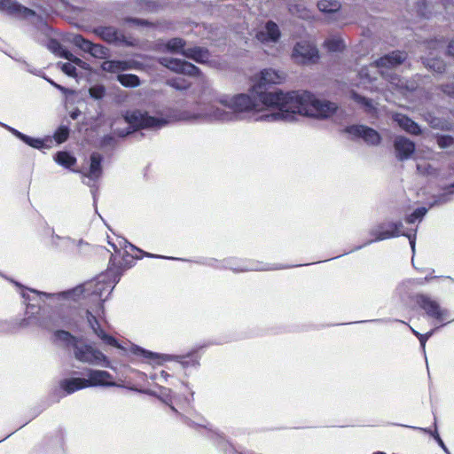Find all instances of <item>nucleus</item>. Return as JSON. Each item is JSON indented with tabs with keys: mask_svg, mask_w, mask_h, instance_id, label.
I'll return each mask as SVG.
<instances>
[{
	"mask_svg": "<svg viewBox=\"0 0 454 454\" xmlns=\"http://www.w3.org/2000/svg\"><path fill=\"white\" fill-rule=\"evenodd\" d=\"M317 7L323 12H333L338 11L340 4L335 0H320L317 3Z\"/></svg>",
	"mask_w": 454,
	"mask_h": 454,
	"instance_id": "nucleus-26",
	"label": "nucleus"
},
{
	"mask_svg": "<svg viewBox=\"0 0 454 454\" xmlns=\"http://www.w3.org/2000/svg\"><path fill=\"white\" fill-rule=\"evenodd\" d=\"M434 332V330H431L430 332L425 333V335L427 336V338L429 339L433 335Z\"/></svg>",
	"mask_w": 454,
	"mask_h": 454,
	"instance_id": "nucleus-53",
	"label": "nucleus"
},
{
	"mask_svg": "<svg viewBox=\"0 0 454 454\" xmlns=\"http://www.w3.org/2000/svg\"><path fill=\"white\" fill-rule=\"evenodd\" d=\"M279 37V28L273 21H268L265 26L256 33V38L262 43H276Z\"/></svg>",
	"mask_w": 454,
	"mask_h": 454,
	"instance_id": "nucleus-15",
	"label": "nucleus"
},
{
	"mask_svg": "<svg viewBox=\"0 0 454 454\" xmlns=\"http://www.w3.org/2000/svg\"><path fill=\"white\" fill-rule=\"evenodd\" d=\"M427 211V210L426 207H420L416 209L411 215H410L406 218V222L409 223H413L416 220L422 219V217L426 215Z\"/></svg>",
	"mask_w": 454,
	"mask_h": 454,
	"instance_id": "nucleus-35",
	"label": "nucleus"
},
{
	"mask_svg": "<svg viewBox=\"0 0 454 454\" xmlns=\"http://www.w3.org/2000/svg\"><path fill=\"white\" fill-rule=\"evenodd\" d=\"M345 132L354 138H362L364 143L370 145H378L381 137L373 129L364 125H352L345 129Z\"/></svg>",
	"mask_w": 454,
	"mask_h": 454,
	"instance_id": "nucleus-9",
	"label": "nucleus"
},
{
	"mask_svg": "<svg viewBox=\"0 0 454 454\" xmlns=\"http://www.w3.org/2000/svg\"><path fill=\"white\" fill-rule=\"evenodd\" d=\"M351 97L356 103L363 106L365 111L370 113L374 110V106L370 99H367L356 92H352Z\"/></svg>",
	"mask_w": 454,
	"mask_h": 454,
	"instance_id": "nucleus-31",
	"label": "nucleus"
},
{
	"mask_svg": "<svg viewBox=\"0 0 454 454\" xmlns=\"http://www.w3.org/2000/svg\"><path fill=\"white\" fill-rule=\"evenodd\" d=\"M117 79L125 87H137L140 84L139 78L136 74H119Z\"/></svg>",
	"mask_w": 454,
	"mask_h": 454,
	"instance_id": "nucleus-27",
	"label": "nucleus"
},
{
	"mask_svg": "<svg viewBox=\"0 0 454 454\" xmlns=\"http://www.w3.org/2000/svg\"><path fill=\"white\" fill-rule=\"evenodd\" d=\"M437 442L439 445L443 449V450L447 453H449L448 449L446 448L445 444L443 443L442 440L439 435H437Z\"/></svg>",
	"mask_w": 454,
	"mask_h": 454,
	"instance_id": "nucleus-48",
	"label": "nucleus"
},
{
	"mask_svg": "<svg viewBox=\"0 0 454 454\" xmlns=\"http://www.w3.org/2000/svg\"><path fill=\"white\" fill-rule=\"evenodd\" d=\"M55 160L66 168H69L76 161L75 158L67 152H59L55 156Z\"/></svg>",
	"mask_w": 454,
	"mask_h": 454,
	"instance_id": "nucleus-28",
	"label": "nucleus"
},
{
	"mask_svg": "<svg viewBox=\"0 0 454 454\" xmlns=\"http://www.w3.org/2000/svg\"><path fill=\"white\" fill-rule=\"evenodd\" d=\"M437 144L441 148H448L454 145V138L450 136H440L437 137Z\"/></svg>",
	"mask_w": 454,
	"mask_h": 454,
	"instance_id": "nucleus-38",
	"label": "nucleus"
},
{
	"mask_svg": "<svg viewBox=\"0 0 454 454\" xmlns=\"http://www.w3.org/2000/svg\"><path fill=\"white\" fill-rule=\"evenodd\" d=\"M58 65L60 67L61 70L66 74H67L68 76H71V77H76L77 76L76 68L72 64H70V63H59Z\"/></svg>",
	"mask_w": 454,
	"mask_h": 454,
	"instance_id": "nucleus-37",
	"label": "nucleus"
},
{
	"mask_svg": "<svg viewBox=\"0 0 454 454\" xmlns=\"http://www.w3.org/2000/svg\"><path fill=\"white\" fill-rule=\"evenodd\" d=\"M451 188H453V189H454V184L451 185Z\"/></svg>",
	"mask_w": 454,
	"mask_h": 454,
	"instance_id": "nucleus-61",
	"label": "nucleus"
},
{
	"mask_svg": "<svg viewBox=\"0 0 454 454\" xmlns=\"http://www.w3.org/2000/svg\"><path fill=\"white\" fill-rule=\"evenodd\" d=\"M394 121L395 122H397V124L402 129H403L405 131H407L411 134L418 135L420 133V129H419V125L403 114H395Z\"/></svg>",
	"mask_w": 454,
	"mask_h": 454,
	"instance_id": "nucleus-22",
	"label": "nucleus"
},
{
	"mask_svg": "<svg viewBox=\"0 0 454 454\" xmlns=\"http://www.w3.org/2000/svg\"><path fill=\"white\" fill-rule=\"evenodd\" d=\"M411 332L413 333L414 335H416L418 338H419V335H421V333H419V332H417L416 330H414L411 326H410Z\"/></svg>",
	"mask_w": 454,
	"mask_h": 454,
	"instance_id": "nucleus-50",
	"label": "nucleus"
},
{
	"mask_svg": "<svg viewBox=\"0 0 454 454\" xmlns=\"http://www.w3.org/2000/svg\"><path fill=\"white\" fill-rule=\"evenodd\" d=\"M417 429L421 430V431H425V432L427 431L426 429H424L422 427H417Z\"/></svg>",
	"mask_w": 454,
	"mask_h": 454,
	"instance_id": "nucleus-58",
	"label": "nucleus"
},
{
	"mask_svg": "<svg viewBox=\"0 0 454 454\" xmlns=\"http://www.w3.org/2000/svg\"><path fill=\"white\" fill-rule=\"evenodd\" d=\"M417 169L420 174L431 175L434 172L433 168L429 164H418Z\"/></svg>",
	"mask_w": 454,
	"mask_h": 454,
	"instance_id": "nucleus-42",
	"label": "nucleus"
},
{
	"mask_svg": "<svg viewBox=\"0 0 454 454\" xmlns=\"http://www.w3.org/2000/svg\"><path fill=\"white\" fill-rule=\"evenodd\" d=\"M264 270L263 268H259V267H256V268H251V270ZM241 271H244V270H250V269H242L240 270Z\"/></svg>",
	"mask_w": 454,
	"mask_h": 454,
	"instance_id": "nucleus-52",
	"label": "nucleus"
},
{
	"mask_svg": "<svg viewBox=\"0 0 454 454\" xmlns=\"http://www.w3.org/2000/svg\"><path fill=\"white\" fill-rule=\"evenodd\" d=\"M325 46L329 51L338 52L345 48L343 40L338 35H332L325 41Z\"/></svg>",
	"mask_w": 454,
	"mask_h": 454,
	"instance_id": "nucleus-25",
	"label": "nucleus"
},
{
	"mask_svg": "<svg viewBox=\"0 0 454 454\" xmlns=\"http://www.w3.org/2000/svg\"><path fill=\"white\" fill-rule=\"evenodd\" d=\"M219 103L233 112L234 119L238 114L248 113L255 121H293L298 115L324 120L340 112L336 103L317 98L309 91H250V95L221 96Z\"/></svg>",
	"mask_w": 454,
	"mask_h": 454,
	"instance_id": "nucleus-1",
	"label": "nucleus"
},
{
	"mask_svg": "<svg viewBox=\"0 0 454 454\" xmlns=\"http://www.w3.org/2000/svg\"><path fill=\"white\" fill-rule=\"evenodd\" d=\"M47 81H48L51 85H53V86H54V84H57L55 82H53V81H51V80H50V79H47Z\"/></svg>",
	"mask_w": 454,
	"mask_h": 454,
	"instance_id": "nucleus-55",
	"label": "nucleus"
},
{
	"mask_svg": "<svg viewBox=\"0 0 454 454\" xmlns=\"http://www.w3.org/2000/svg\"><path fill=\"white\" fill-rule=\"evenodd\" d=\"M63 241L65 243H70L71 242V240L69 239H63Z\"/></svg>",
	"mask_w": 454,
	"mask_h": 454,
	"instance_id": "nucleus-56",
	"label": "nucleus"
},
{
	"mask_svg": "<svg viewBox=\"0 0 454 454\" xmlns=\"http://www.w3.org/2000/svg\"><path fill=\"white\" fill-rule=\"evenodd\" d=\"M94 33L104 41L116 45L133 46L134 42L127 39L125 35L114 27H98L94 29Z\"/></svg>",
	"mask_w": 454,
	"mask_h": 454,
	"instance_id": "nucleus-10",
	"label": "nucleus"
},
{
	"mask_svg": "<svg viewBox=\"0 0 454 454\" xmlns=\"http://www.w3.org/2000/svg\"><path fill=\"white\" fill-rule=\"evenodd\" d=\"M54 87L57 88L58 90H59L60 91H63V92H66L67 91V89L62 87L61 85L59 84H54Z\"/></svg>",
	"mask_w": 454,
	"mask_h": 454,
	"instance_id": "nucleus-49",
	"label": "nucleus"
},
{
	"mask_svg": "<svg viewBox=\"0 0 454 454\" xmlns=\"http://www.w3.org/2000/svg\"><path fill=\"white\" fill-rule=\"evenodd\" d=\"M114 289V285L111 282H105V279L98 280L95 283L91 282L87 284L84 286V292L87 295H91L96 298L95 301H98V304L92 308L87 309V321L93 330L94 333L99 337L106 344L121 348L118 341L112 336L106 334L100 328V320H103L104 317V309L102 305V301H104L103 297L106 294H110Z\"/></svg>",
	"mask_w": 454,
	"mask_h": 454,
	"instance_id": "nucleus-3",
	"label": "nucleus"
},
{
	"mask_svg": "<svg viewBox=\"0 0 454 454\" xmlns=\"http://www.w3.org/2000/svg\"><path fill=\"white\" fill-rule=\"evenodd\" d=\"M119 246L120 247H118L115 244H112L115 254H120L123 258L125 255H129L130 251L137 249L132 244L128 243L126 240L120 241Z\"/></svg>",
	"mask_w": 454,
	"mask_h": 454,
	"instance_id": "nucleus-29",
	"label": "nucleus"
},
{
	"mask_svg": "<svg viewBox=\"0 0 454 454\" xmlns=\"http://www.w3.org/2000/svg\"><path fill=\"white\" fill-rule=\"evenodd\" d=\"M442 91L450 97H454V83L443 86Z\"/></svg>",
	"mask_w": 454,
	"mask_h": 454,
	"instance_id": "nucleus-43",
	"label": "nucleus"
},
{
	"mask_svg": "<svg viewBox=\"0 0 454 454\" xmlns=\"http://www.w3.org/2000/svg\"><path fill=\"white\" fill-rule=\"evenodd\" d=\"M424 64L429 69L434 70L437 73H442L444 70V63L439 59H427L424 60Z\"/></svg>",
	"mask_w": 454,
	"mask_h": 454,
	"instance_id": "nucleus-30",
	"label": "nucleus"
},
{
	"mask_svg": "<svg viewBox=\"0 0 454 454\" xmlns=\"http://www.w3.org/2000/svg\"><path fill=\"white\" fill-rule=\"evenodd\" d=\"M437 435H439V434H438L437 431H435V432L433 434V436L434 437V439H435L436 441H437Z\"/></svg>",
	"mask_w": 454,
	"mask_h": 454,
	"instance_id": "nucleus-54",
	"label": "nucleus"
},
{
	"mask_svg": "<svg viewBox=\"0 0 454 454\" xmlns=\"http://www.w3.org/2000/svg\"><path fill=\"white\" fill-rule=\"evenodd\" d=\"M141 353L146 356V357H150V358H153V357H156V356H159L157 354H153L152 352H149V351H145V350H141Z\"/></svg>",
	"mask_w": 454,
	"mask_h": 454,
	"instance_id": "nucleus-47",
	"label": "nucleus"
},
{
	"mask_svg": "<svg viewBox=\"0 0 454 454\" xmlns=\"http://www.w3.org/2000/svg\"><path fill=\"white\" fill-rule=\"evenodd\" d=\"M60 387L67 394H71L76 390H80V389L88 387V382L86 381V379L72 378V379L63 380L60 382Z\"/></svg>",
	"mask_w": 454,
	"mask_h": 454,
	"instance_id": "nucleus-23",
	"label": "nucleus"
},
{
	"mask_svg": "<svg viewBox=\"0 0 454 454\" xmlns=\"http://www.w3.org/2000/svg\"><path fill=\"white\" fill-rule=\"evenodd\" d=\"M185 42L178 37L172 38L167 43L158 44V51L162 52L179 53L183 55V51H185Z\"/></svg>",
	"mask_w": 454,
	"mask_h": 454,
	"instance_id": "nucleus-20",
	"label": "nucleus"
},
{
	"mask_svg": "<svg viewBox=\"0 0 454 454\" xmlns=\"http://www.w3.org/2000/svg\"><path fill=\"white\" fill-rule=\"evenodd\" d=\"M68 135V129L66 127H61L56 131L54 137L58 143H63L67 139Z\"/></svg>",
	"mask_w": 454,
	"mask_h": 454,
	"instance_id": "nucleus-39",
	"label": "nucleus"
},
{
	"mask_svg": "<svg viewBox=\"0 0 454 454\" xmlns=\"http://www.w3.org/2000/svg\"><path fill=\"white\" fill-rule=\"evenodd\" d=\"M430 125L433 128L441 129H449L450 126L448 123L442 122L440 120L436 118H433L429 121Z\"/></svg>",
	"mask_w": 454,
	"mask_h": 454,
	"instance_id": "nucleus-41",
	"label": "nucleus"
},
{
	"mask_svg": "<svg viewBox=\"0 0 454 454\" xmlns=\"http://www.w3.org/2000/svg\"><path fill=\"white\" fill-rule=\"evenodd\" d=\"M448 53L454 57V39L451 40L449 43Z\"/></svg>",
	"mask_w": 454,
	"mask_h": 454,
	"instance_id": "nucleus-45",
	"label": "nucleus"
},
{
	"mask_svg": "<svg viewBox=\"0 0 454 454\" xmlns=\"http://www.w3.org/2000/svg\"><path fill=\"white\" fill-rule=\"evenodd\" d=\"M285 80L286 75L283 72L272 68H265L254 77V83L251 88V92L253 94L267 93L264 91L267 86L280 84Z\"/></svg>",
	"mask_w": 454,
	"mask_h": 454,
	"instance_id": "nucleus-6",
	"label": "nucleus"
},
{
	"mask_svg": "<svg viewBox=\"0 0 454 454\" xmlns=\"http://www.w3.org/2000/svg\"><path fill=\"white\" fill-rule=\"evenodd\" d=\"M71 42L75 46L79 47L83 51L90 53L94 58L104 59L109 56V50L107 48L100 44H95L80 35H74Z\"/></svg>",
	"mask_w": 454,
	"mask_h": 454,
	"instance_id": "nucleus-11",
	"label": "nucleus"
},
{
	"mask_svg": "<svg viewBox=\"0 0 454 454\" xmlns=\"http://www.w3.org/2000/svg\"><path fill=\"white\" fill-rule=\"evenodd\" d=\"M136 61L106 60L101 65L102 70L108 73H118L120 71L136 68Z\"/></svg>",
	"mask_w": 454,
	"mask_h": 454,
	"instance_id": "nucleus-19",
	"label": "nucleus"
},
{
	"mask_svg": "<svg viewBox=\"0 0 454 454\" xmlns=\"http://www.w3.org/2000/svg\"><path fill=\"white\" fill-rule=\"evenodd\" d=\"M402 228L403 223L401 222L382 223L372 230V234L375 236V240L388 239L399 236Z\"/></svg>",
	"mask_w": 454,
	"mask_h": 454,
	"instance_id": "nucleus-13",
	"label": "nucleus"
},
{
	"mask_svg": "<svg viewBox=\"0 0 454 454\" xmlns=\"http://www.w3.org/2000/svg\"><path fill=\"white\" fill-rule=\"evenodd\" d=\"M407 237L409 239L412 251H414L415 250V236L407 235Z\"/></svg>",
	"mask_w": 454,
	"mask_h": 454,
	"instance_id": "nucleus-46",
	"label": "nucleus"
},
{
	"mask_svg": "<svg viewBox=\"0 0 454 454\" xmlns=\"http://www.w3.org/2000/svg\"><path fill=\"white\" fill-rule=\"evenodd\" d=\"M183 56L193 59L198 63H206L209 59L208 51L197 46L186 48L185 51H183Z\"/></svg>",
	"mask_w": 454,
	"mask_h": 454,
	"instance_id": "nucleus-21",
	"label": "nucleus"
},
{
	"mask_svg": "<svg viewBox=\"0 0 454 454\" xmlns=\"http://www.w3.org/2000/svg\"><path fill=\"white\" fill-rule=\"evenodd\" d=\"M375 454H386L385 452H377Z\"/></svg>",
	"mask_w": 454,
	"mask_h": 454,
	"instance_id": "nucleus-60",
	"label": "nucleus"
},
{
	"mask_svg": "<svg viewBox=\"0 0 454 454\" xmlns=\"http://www.w3.org/2000/svg\"><path fill=\"white\" fill-rule=\"evenodd\" d=\"M101 155L98 153H94L90 156V171L88 175H85V177H88L91 180L98 179L101 175Z\"/></svg>",
	"mask_w": 454,
	"mask_h": 454,
	"instance_id": "nucleus-24",
	"label": "nucleus"
},
{
	"mask_svg": "<svg viewBox=\"0 0 454 454\" xmlns=\"http://www.w3.org/2000/svg\"><path fill=\"white\" fill-rule=\"evenodd\" d=\"M417 303L425 310L427 315L438 321H443L448 317L446 309H442L440 304L426 295H419L417 297Z\"/></svg>",
	"mask_w": 454,
	"mask_h": 454,
	"instance_id": "nucleus-12",
	"label": "nucleus"
},
{
	"mask_svg": "<svg viewBox=\"0 0 454 454\" xmlns=\"http://www.w3.org/2000/svg\"><path fill=\"white\" fill-rule=\"evenodd\" d=\"M0 10L17 18H28L35 15L34 11L24 7L12 0H0Z\"/></svg>",
	"mask_w": 454,
	"mask_h": 454,
	"instance_id": "nucleus-14",
	"label": "nucleus"
},
{
	"mask_svg": "<svg viewBox=\"0 0 454 454\" xmlns=\"http://www.w3.org/2000/svg\"><path fill=\"white\" fill-rule=\"evenodd\" d=\"M159 63L177 74H183L189 76L201 75L200 70L196 66L185 60L163 57L159 59Z\"/></svg>",
	"mask_w": 454,
	"mask_h": 454,
	"instance_id": "nucleus-8",
	"label": "nucleus"
},
{
	"mask_svg": "<svg viewBox=\"0 0 454 454\" xmlns=\"http://www.w3.org/2000/svg\"><path fill=\"white\" fill-rule=\"evenodd\" d=\"M55 337L56 340L63 342L73 348L74 356L78 361L89 364H100L101 363H106V365H108L109 362L107 357L101 351L77 340L68 332L58 331L55 333Z\"/></svg>",
	"mask_w": 454,
	"mask_h": 454,
	"instance_id": "nucleus-4",
	"label": "nucleus"
},
{
	"mask_svg": "<svg viewBox=\"0 0 454 454\" xmlns=\"http://www.w3.org/2000/svg\"><path fill=\"white\" fill-rule=\"evenodd\" d=\"M88 387L95 386H114L112 375L106 371L90 370L88 374Z\"/></svg>",
	"mask_w": 454,
	"mask_h": 454,
	"instance_id": "nucleus-17",
	"label": "nucleus"
},
{
	"mask_svg": "<svg viewBox=\"0 0 454 454\" xmlns=\"http://www.w3.org/2000/svg\"><path fill=\"white\" fill-rule=\"evenodd\" d=\"M49 49L53 51L55 54H57L58 56H59V53L62 51H67L66 49H64L61 44L55 41V40H51L50 43H49V45H48Z\"/></svg>",
	"mask_w": 454,
	"mask_h": 454,
	"instance_id": "nucleus-40",
	"label": "nucleus"
},
{
	"mask_svg": "<svg viewBox=\"0 0 454 454\" xmlns=\"http://www.w3.org/2000/svg\"><path fill=\"white\" fill-rule=\"evenodd\" d=\"M419 342H420L423 351H425L426 342L428 340L427 336H426L425 334H421V335H419Z\"/></svg>",
	"mask_w": 454,
	"mask_h": 454,
	"instance_id": "nucleus-44",
	"label": "nucleus"
},
{
	"mask_svg": "<svg viewBox=\"0 0 454 454\" xmlns=\"http://www.w3.org/2000/svg\"><path fill=\"white\" fill-rule=\"evenodd\" d=\"M372 241H376L375 239L371 241H368V244H371V242H372Z\"/></svg>",
	"mask_w": 454,
	"mask_h": 454,
	"instance_id": "nucleus-59",
	"label": "nucleus"
},
{
	"mask_svg": "<svg viewBox=\"0 0 454 454\" xmlns=\"http://www.w3.org/2000/svg\"><path fill=\"white\" fill-rule=\"evenodd\" d=\"M133 22H137V23H144V21H140L138 20H131Z\"/></svg>",
	"mask_w": 454,
	"mask_h": 454,
	"instance_id": "nucleus-57",
	"label": "nucleus"
},
{
	"mask_svg": "<svg viewBox=\"0 0 454 454\" xmlns=\"http://www.w3.org/2000/svg\"><path fill=\"white\" fill-rule=\"evenodd\" d=\"M59 57L64 58V59H67L68 61H70L82 68H87L86 63L84 61H82L81 59L75 57L74 54H72L68 51H62L59 53Z\"/></svg>",
	"mask_w": 454,
	"mask_h": 454,
	"instance_id": "nucleus-32",
	"label": "nucleus"
},
{
	"mask_svg": "<svg viewBox=\"0 0 454 454\" xmlns=\"http://www.w3.org/2000/svg\"><path fill=\"white\" fill-rule=\"evenodd\" d=\"M406 59L407 54L399 51H392L384 55L375 62L372 63L369 67H364L360 69L358 75L361 82L365 84L366 82H371L374 80L375 77L371 74V69L377 68L379 73L390 83L392 88L400 90L402 93L406 90L411 91L415 90L416 84L413 82L403 80L396 74L388 73L389 70H392L403 63Z\"/></svg>",
	"mask_w": 454,
	"mask_h": 454,
	"instance_id": "nucleus-2",
	"label": "nucleus"
},
{
	"mask_svg": "<svg viewBox=\"0 0 454 454\" xmlns=\"http://www.w3.org/2000/svg\"><path fill=\"white\" fill-rule=\"evenodd\" d=\"M129 133H130V131H126V132H124V131H119V132H118V135H119V136H121V137H124V136H127V135H128V134H129Z\"/></svg>",
	"mask_w": 454,
	"mask_h": 454,
	"instance_id": "nucleus-51",
	"label": "nucleus"
},
{
	"mask_svg": "<svg viewBox=\"0 0 454 454\" xmlns=\"http://www.w3.org/2000/svg\"><path fill=\"white\" fill-rule=\"evenodd\" d=\"M168 84L176 90H184L190 87V83L182 78H174L168 81Z\"/></svg>",
	"mask_w": 454,
	"mask_h": 454,
	"instance_id": "nucleus-33",
	"label": "nucleus"
},
{
	"mask_svg": "<svg viewBox=\"0 0 454 454\" xmlns=\"http://www.w3.org/2000/svg\"><path fill=\"white\" fill-rule=\"evenodd\" d=\"M205 115L211 120L232 121L234 114L219 103V98L207 110Z\"/></svg>",
	"mask_w": 454,
	"mask_h": 454,
	"instance_id": "nucleus-16",
	"label": "nucleus"
},
{
	"mask_svg": "<svg viewBox=\"0 0 454 454\" xmlns=\"http://www.w3.org/2000/svg\"><path fill=\"white\" fill-rule=\"evenodd\" d=\"M452 169H454V167H452Z\"/></svg>",
	"mask_w": 454,
	"mask_h": 454,
	"instance_id": "nucleus-62",
	"label": "nucleus"
},
{
	"mask_svg": "<svg viewBox=\"0 0 454 454\" xmlns=\"http://www.w3.org/2000/svg\"><path fill=\"white\" fill-rule=\"evenodd\" d=\"M394 146L396 153V157L400 160H403L410 158V156L415 151L414 143L403 137H396L395 140Z\"/></svg>",
	"mask_w": 454,
	"mask_h": 454,
	"instance_id": "nucleus-18",
	"label": "nucleus"
},
{
	"mask_svg": "<svg viewBox=\"0 0 454 454\" xmlns=\"http://www.w3.org/2000/svg\"><path fill=\"white\" fill-rule=\"evenodd\" d=\"M13 133L20 137L25 143H27V145H31L32 147H35V148H39L42 146V141L38 140V139H35V138H31L26 135H23L21 134L20 132L17 131V130H14L13 129Z\"/></svg>",
	"mask_w": 454,
	"mask_h": 454,
	"instance_id": "nucleus-34",
	"label": "nucleus"
},
{
	"mask_svg": "<svg viewBox=\"0 0 454 454\" xmlns=\"http://www.w3.org/2000/svg\"><path fill=\"white\" fill-rule=\"evenodd\" d=\"M91 98L95 99H100L105 96L106 90L105 88L101 85H96L90 89L89 90Z\"/></svg>",
	"mask_w": 454,
	"mask_h": 454,
	"instance_id": "nucleus-36",
	"label": "nucleus"
},
{
	"mask_svg": "<svg viewBox=\"0 0 454 454\" xmlns=\"http://www.w3.org/2000/svg\"><path fill=\"white\" fill-rule=\"evenodd\" d=\"M293 60L300 65L315 64L318 59L319 54L316 46L309 41L298 42L292 52Z\"/></svg>",
	"mask_w": 454,
	"mask_h": 454,
	"instance_id": "nucleus-7",
	"label": "nucleus"
},
{
	"mask_svg": "<svg viewBox=\"0 0 454 454\" xmlns=\"http://www.w3.org/2000/svg\"><path fill=\"white\" fill-rule=\"evenodd\" d=\"M124 121L126 123L134 128V129H160L168 122L164 118L150 116L147 113L139 110L127 112L124 116Z\"/></svg>",
	"mask_w": 454,
	"mask_h": 454,
	"instance_id": "nucleus-5",
	"label": "nucleus"
}]
</instances>
